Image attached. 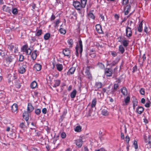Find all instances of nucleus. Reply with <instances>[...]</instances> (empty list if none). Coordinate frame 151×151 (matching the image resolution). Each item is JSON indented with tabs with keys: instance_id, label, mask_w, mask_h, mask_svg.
Wrapping results in <instances>:
<instances>
[{
	"instance_id": "nucleus-1",
	"label": "nucleus",
	"mask_w": 151,
	"mask_h": 151,
	"mask_svg": "<svg viewBox=\"0 0 151 151\" xmlns=\"http://www.w3.org/2000/svg\"><path fill=\"white\" fill-rule=\"evenodd\" d=\"M81 4L78 1H75L73 3V5L75 8L78 10H80L85 7L86 4L87 0H81Z\"/></svg>"
},
{
	"instance_id": "nucleus-2",
	"label": "nucleus",
	"mask_w": 151,
	"mask_h": 151,
	"mask_svg": "<svg viewBox=\"0 0 151 151\" xmlns=\"http://www.w3.org/2000/svg\"><path fill=\"white\" fill-rule=\"evenodd\" d=\"M76 55L78 56V52L79 51L81 54L83 51V45L81 39L79 40L78 44L77 45L76 47Z\"/></svg>"
},
{
	"instance_id": "nucleus-3",
	"label": "nucleus",
	"mask_w": 151,
	"mask_h": 151,
	"mask_svg": "<svg viewBox=\"0 0 151 151\" xmlns=\"http://www.w3.org/2000/svg\"><path fill=\"white\" fill-rule=\"evenodd\" d=\"M143 137L145 142L148 143L146 145L145 147L148 148H151V135L147 137L145 135Z\"/></svg>"
},
{
	"instance_id": "nucleus-4",
	"label": "nucleus",
	"mask_w": 151,
	"mask_h": 151,
	"mask_svg": "<svg viewBox=\"0 0 151 151\" xmlns=\"http://www.w3.org/2000/svg\"><path fill=\"white\" fill-rule=\"evenodd\" d=\"M119 42H122L123 45L125 47H127L128 46L129 44V41L126 40L125 38H123L122 37H119Z\"/></svg>"
},
{
	"instance_id": "nucleus-5",
	"label": "nucleus",
	"mask_w": 151,
	"mask_h": 151,
	"mask_svg": "<svg viewBox=\"0 0 151 151\" xmlns=\"http://www.w3.org/2000/svg\"><path fill=\"white\" fill-rule=\"evenodd\" d=\"M91 68L90 66H87L86 68V71H85V73L87 77L89 79H91L92 78L91 74L90 72V70Z\"/></svg>"
},
{
	"instance_id": "nucleus-6",
	"label": "nucleus",
	"mask_w": 151,
	"mask_h": 151,
	"mask_svg": "<svg viewBox=\"0 0 151 151\" xmlns=\"http://www.w3.org/2000/svg\"><path fill=\"white\" fill-rule=\"evenodd\" d=\"M126 36L129 37L132 36V31L131 28L127 26L126 29Z\"/></svg>"
},
{
	"instance_id": "nucleus-7",
	"label": "nucleus",
	"mask_w": 151,
	"mask_h": 151,
	"mask_svg": "<svg viewBox=\"0 0 151 151\" xmlns=\"http://www.w3.org/2000/svg\"><path fill=\"white\" fill-rule=\"evenodd\" d=\"M34 107L32 106L31 104L29 103L28 104L27 107V112L30 113L31 112L34 110Z\"/></svg>"
},
{
	"instance_id": "nucleus-8",
	"label": "nucleus",
	"mask_w": 151,
	"mask_h": 151,
	"mask_svg": "<svg viewBox=\"0 0 151 151\" xmlns=\"http://www.w3.org/2000/svg\"><path fill=\"white\" fill-rule=\"evenodd\" d=\"M96 31L99 34H101L103 33V31L101 29V26L99 24H98L96 25Z\"/></svg>"
},
{
	"instance_id": "nucleus-9",
	"label": "nucleus",
	"mask_w": 151,
	"mask_h": 151,
	"mask_svg": "<svg viewBox=\"0 0 151 151\" xmlns=\"http://www.w3.org/2000/svg\"><path fill=\"white\" fill-rule=\"evenodd\" d=\"M76 68L75 67H72L70 68L67 72V74L68 75H70L73 74L75 71Z\"/></svg>"
},
{
	"instance_id": "nucleus-10",
	"label": "nucleus",
	"mask_w": 151,
	"mask_h": 151,
	"mask_svg": "<svg viewBox=\"0 0 151 151\" xmlns=\"http://www.w3.org/2000/svg\"><path fill=\"white\" fill-rule=\"evenodd\" d=\"M105 74L107 76H111L112 74L111 69L109 68H106L105 70Z\"/></svg>"
},
{
	"instance_id": "nucleus-11",
	"label": "nucleus",
	"mask_w": 151,
	"mask_h": 151,
	"mask_svg": "<svg viewBox=\"0 0 151 151\" xmlns=\"http://www.w3.org/2000/svg\"><path fill=\"white\" fill-rule=\"evenodd\" d=\"M63 53L66 56H68L70 54V51L68 48H65L63 51Z\"/></svg>"
},
{
	"instance_id": "nucleus-12",
	"label": "nucleus",
	"mask_w": 151,
	"mask_h": 151,
	"mask_svg": "<svg viewBox=\"0 0 151 151\" xmlns=\"http://www.w3.org/2000/svg\"><path fill=\"white\" fill-rule=\"evenodd\" d=\"M83 144V141L81 139H79L76 141V144L78 147H80Z\"/></svg>"
},
{
	"instance_id": "nucleus-13",
	"label": "nucleus",
	"mask_w": 151,
	"mask_h": 151,
	"mask_svg": "<svg viewBox=\"0 0 151 151\" xmlns=\"http://www.w3.org/2000/svg\"><path fill=\"white\" fill-rule=\"evenodd\" d=\"M136 111L138 113L141 114L144 111V109L142 106H138L137 108Z\"/></svg>"
},
{
	"instance_id": "nucleus-14",
	"label": "nucleus",
	"mask_w": 151,
	"mask_h": 151,
	"mask_svg": "<svg viewBox=\"0 0 151 151\" xmlns=\"http://www.w3.org/2000/svg\"><path fill=\"white\" fill-rule=\"evenodd\" d=\"M131 9V6L130 5H127L125 8V14L127 15L129 13Z\"/></svg>"
},
{
	"instance_id": "nucleus-15",
	"label": "nucleus",
	"mask_w": 151,
	"mask_h": 151,
	"mask_svg": "<svg viewBox=\"0 0 151 151\" xmlns=\"http://www.w3.org/2000/svg\"><path fill=\"white\" fill-rule=\"evenodd\" d=\"M34 69L39 71L40 70L41 68V65L39 64H36L34 67Z\"/></svg>"
},
{
	"instance_id": "nucleus-16",
	"label": "nucleus",
	"mask_w": 151,
	"mask_h": 151,
	"mask_svg": "<svg viewBox=\"0 0 151 151\" xmlns=\"http://www.w3.org/2000/svg\"><path fill=\"white\" fill-rule=\"evenodd\" d=\"M18 106L17 104H14L12 106V110L13 112H15L17 111Z\"/></svg>"
},
{
	"instance_id": "nucleus-17",
	"label": "nucleus",
	"mask_w": 151,
	"mask_h": 151,
	"mask_svg": "<svg viewBox=\"0 0 151 151\" xmlns=\"http://www.w3.org/2000/svg\"><path fill=\"white\" fill-rule=\"evenodd\" d=\"M28 113H29L27 112H27L25 111L23 113V117L24 118V119L26 121H28L29 119V115L28 114Z\"/></svg>"
},
{
	"instance_id": "nucleus-18",
	"label": "nucleus",
	"mask_w": 151,
	"mask_h": 151,
	"mask_svg": "<svg viewBox=\"0 0 151 151\" xmlns=\"http://www.w3.org/2000/svg\"><path fill=\"white\" fill-rule=\"evenodd\" d=\"M2 9L4 11L10 13L11 10L10 8L5 5H4L2 7Z\"/></svg>"
},
{
	"instance_id": "nucleus-19",
	"label": "nucleus",
	"mask_w": 151,
	"mask_h": 151,
	"mask_svg": "<svg viewBox=\"0 0 151 151\" xmlns=\"http://www.w3.org/2000/svg\"><path fill=\"white\" fill-rule=\"evenodd\" d=\"M60 80H56L54 81L55 84L53 86V87L55 88L59 86L60 83Z\"/></svg>"
},
{
	"instance_id": "nucleus-20",
	"label": "nucleus",
	"mask_w": 151,
	"mask_h": 151,
	"mask_svg": "<svg viewBox=\"0 0 151 151\" xmlns=\"http://www.w3.org/2000/svg\"><path fill=\"white\" fill-rule=\"evenodd\" d=\"M121 92L124 96H126L127 94V91L125 87H123L122 89Z\"/></svg>"
},
{
	"instance_id": "nucleus-21",
	"label": "nucleus",
	"mask_w": 151,
	"mask_h": 151,
	"mask_svg": "<svg viewBox=\"0 0 151 151\" xmlns=\"http://www.w3.org/2000/svg\"><path fill=\"white\" fill-rule=\"evenodd\" d=\"M116 63V62L115 61H114L112 62L111 61H107V65H110L112 66L114 65Z\"/></svg>"
},
{
	"instance_id": "nucleus-22",
	"label": "nucleus",
	"mask_w": 151,
	"mask_h": 151,
	"mask_svg": "<svg viewBox=\"0 0 151 151\" xmlns=\"http://www.w3.org/2000/svg\"><path fill=\"white\" fill-rule=\"evenodd\" d=\"M142 21L139 24L138 27V31L139 32H141L142 31Z\"/></svg>"
},
{
	"instance_id": "nucleus-23",
	"label": "nucleus",
	"mask_w": 151,
	"mask_h": 151,
	"mask_svg": "<svg viewBox=\"0 0 151 151\" xmlns=\"http://www.w3.org/2000/svg\"><path fill=\"white\" fill-rule=\"evenodd\" d=\"M56 67L57 70L59 71H61L63 69V66L62 64H57L56 65Z\"/></svg>"
},
{
	"instance_id": "nucleus-24",
	"label": "nucleus",
	"mask_w": 151,
	"mask_h": 151,
	"mask_svg": "<svg viewBox=\"0 0 151 151\" xmlns=\"http://www.w3.org/2000/svg\"><path fill=\"white\" fill-rule=\"evenodd\" d=\"M37 86V83L35 81H33L31 84V87L32 89L36 88Z\"/></svg>"
},
{
	"instance_id": "nucleus-25",
	"label": "nucleus",
	"mask_w": 151,
	"mask_h": 151,
	"mask_svg": "<svg viewBox=\"0 0 151 151\" xmlns=\"http://www.w3.org/2000/svg\"><path fill=\"white\" fill-rule=\"evenodd\" d=\"M36 52L37 51L35 50L33 51L32 53L31 56L32 59L33 60H35L36 58V57L37 56Z\"/></svg>"
},
{
	"instance_id": "nucleus-26",
	"label": "nucleus",
	"mask_w": 151,
	"mask_h": 151,
	"mask_svg": "<svg viewBox=\"0 0 151 151\" xmlns=\"http://www.w3.org/2000/svg\"><path fill=\"white\" fill-rule=\"evenodd\" d=\"M19 73H23L25 72V67L22 66L20 67L19 70Z\"/></svg>"
},
{
	"instance_id": "nucleus-27",
	"label": "nucleus",
	"mask_w": 151,
	"mask_h": 151,
	"mask_svg": "<svg viewBox=\"0 0 151 151\" xmlns=\"http://www.w3.org/2000/svg\"><path fill=\"white\" fill-rule=\"evenodd\" d=\"M133 108L134 109L135 107L137 106L138 101L136 99H134L133 101Z\"/></svg>"
},
{
	"instance_id": "nucleus-28",
	"label": "nucleus",
	"mask_w": 151,
	"mask_h": 151,
	"mask_svg": "<svg viewBox=\"0 0 151 151\" xmlns=\"http://www.w3.org/2000/svg\"><path fill=\"white\" fill-rule=\"evenodd\" d=\"M119 50L121 54H122L124 52L125 49L123 46L121 45L119 46Z\"/></svg>"
},
{
	"instance_id": "nucleus-29",
	"label": "nucleus",
	"mask_w": 151,
	"mask_h": 151,
	"mask_svg": "<svg viewBox=\"0 0 151 151\" xmlns=\"http://www.w3.org/2000/svg\"><path fill=\"white\" fill-rule=\"evenodd\" d=\"M14 56H9L6 59V61L9 63H10L14 59Z\"/></svg>"
},
{
	"instance_id": "nucleus-30",
	"label": "nucleus",
	"mask_w": 151,
	"mask_h": 151,
	"mask_svg": "<svg viewBox=\"0 0 151 151\" xmlns=\"http://www.w3.org/2000/svg\"><path fill=\"white\" fill-rule=\"evenodd\" d=\"M76 94V91L75 89L70 94V97L72 98H74L75 97Z\"/></svg>"
},
{
	"instance_id": "nucleus-31",
	"label": "nucleus",
	"mask_w": 151,
	"mask_h": 151,
	"mask_svg": "<svg viewBox=\"0 0 151 151\" xmlns=\"http://www.w3.org/2000/svg\"><path fill=\"white\" fill-rule=\"evenodd\" d=\"M102 114L103 115L107 116L109 114V113L106 109H104L102 111Z\"/></svg>"
},
{
	"instance_id": "nucleus-32",
	"label": "nucleus",
	"mask_w": 151,
	"mask_h": 151,
	"mask_svg": "<svg viewBox=\"0 0 151 151\" xmlns=\"http://www.w3.org/2000/svg\"><path fill=\"white\" fill-rule=\"evenodd\" d=\"M130 100V97L129 96H127L124 100L125 104H124V105H127V104L129 102Z\"/></svg>"
},
{
	"instance_id": "nucleus-33",
	"label": "nucleus",
	"mask_w": 151,
	"mask_h": 151,
	"mask_svg": "<svg viewBox=\"0 0 151 151\" xmlns=\"http://www.w3.org/2000/svg\"><path fill=\"white\" fill-rule=\"evenodd\" d=\"M96 103V98L92 100L91 103V107L93 108L95 106Z\"/></svg>"
},
{
	"instance_id": "nucleus-34",
	"label": "nucleus",
	"mask_w": 151,
	"mask_h": 151,
	"mask_svg": "<svg viewBox=\"0 0 151 151\" xmlns=\"http://www.w3.org/2000/svg\"><path fill=\"white\" fill-rule=\"evenodd\" d=\"M102 84L100 82H97L96 84V86L98 88H100L102 86Z\"/></svg>"
},
{
	"instance_id": "nucleus-35",
	"label": "nucleus",
	"mask_w": 151,
	"mask_h": 151,
	"mask_svg": "<svg viewBox=\"0 0 151 151\" xmlns=\"http://www.w3.org/2000/svg\"><path fill=\"white\" fill-rule=\"evenodd\" d=\"M81 127L80 126H77L75 129V131L78 132H80L81 131Z\"/></svg>"
},
{
	"instance_id": "nucleus-36",
	"label": "nucleus",
	"mask_w": 151,
	"mask_h": 151,
	"mask_svg": "<svg viewBox=\"0 0 151 151\" xmlns=\"http://www.w3.org/2000/svg\"><path fill=\"white\" fill-rule=\"evenodd\" d=\"M35 112L36 114L38 115H39L41 113V110L40 109H35Z\"/></svg>"
},
{
	"instance_id": "nucleus-37",
	"label": "nucleus",
	"mask_w": 151,
	"mask_h": 151,
	"mask_svg": "<svg viewBox=\"0 0 151 151\" xmlns=\"http://www.w3.org/2000/svg\"><path fill=\"white\" fill-rule=\"evenodd\" d=\"M60 33L62 34H65L66 32L65 30L62 28H61L59 30Z\"/></svg>"
},
{
	"instance_id": "nucleus-38",
	"label": "nucleus",
	"mask_w": 151,
	"mask_h": 151,
	"mask_svg": "<svg viewBox=\"0 0 151 151\" xmlns=\"http://www.w3.org/2000/svg\"><path fill=\"white\" fill-rule=\"evenodd\" d=\"M88 16L89 18H90L92 19H94L95 18L93 14L91 13H89L88 14Z\"/></svg>"
},
{
	"instance_id": "nucleus-39",
	"label": "nucleus",
	"mask_w": 151,
	"mask_h": 151,
	"mask_svg": "<svg viewBox=\"0 0 151 151\" xmlns=\"http://www.w3.org/2000/svg\"><path fill=\"white\" fill-rule=\"evenodd\" d=\"M50 37V34L49 33H46L44 36V38L45 40H47Z\"/></svg>"
},
{
	"instance_id": "nucleus-40",
	"label": "nucleus",
	"mask_w": 151,
	"mask_h": 151,
	"mask_svg": "<svg viewBox=\"0 0 151 151\" xmlns=\"http://www.w3.org/2000/svg\"><path fill=\"white\" fill-rule=\"evenodd\" d=\"M68 42L69 44L70 47H72L73 44V41L72 39H70L68 40Z\"/></svg>"
},
{
	"instance_id": "nucleus-41",
	"label": "nucleus",
	"mask_w": 151,
	"mask_h": 151,
	"mask_svg": "<svg viewBox=\"0 0 151 151\" xmlns=\"http://www.w3.org/2000/svg\"><path fill=\"white\" fill-rule=\"evenodd\" d=\"M119 86L118 83H115L114 84V90L112 91V92H114L115 91V90H116L118 88Z\"/></svg>"
},
{
	"instance_id": "nucleus-42",
	"label": "nucleus",
	"mask_w": 151,
	"mask_h": 151,
	"mask_svg": "<svg viewBox=\"0 0 151 151\" xmlns=\"http://www.w3.org/2000/svg\"><path fill=\"white\" fill-rule=\"evenodd\" d=\"M31 50L29 48H28V49L25 52V53L27 55H29L31 54Z\"/></svg>"
},
{
	"instance_id": "nucleus-43",
	"label": "nucleus",
	"mask_w": 151,
	"mask_h": 151,
	"mask_svg": "<svg viewBox=\"0 0 151 151\" xmlns=\"http://www.w3.org/2000/svg\"><path fill=\"white\" fill-rule=\"evenodd\" d=\"M28 49L27 46L26 45H24L22 47V50L24 52H25L27 49Z\"/></svg>"
},
{
	"instance_id": "nucleus-44",
	"label": "nucleus",
	"mask_w": 151,
	"mask_h": 151,
	"mask_svg": "<svg viewBox=\"0 0 151 151\" xmlns=\"http://www.w3.org/2000/svg\"><path fill=\"white\" fill-rule=\"evenodd\" d=\"M12 13L13 14H16L18 13L17 9L16 8H14L12 9Z\"/></svg>"
},
{
	"instance_id": "nucleus-45",
	"label": "nucleus",
	"mask_w": 151,
	"mask_h": 151,
	"mask_svg": "<svg viewBox=\"0 0 151 151\" xmlns=\"http://www.w3.org/2000/svg\"><path fill=\"white\" fill-rule=\"evenodd\" d=\"M140 92L141 94L144 95L145 94V91L144 88H141L140 91Z\"/></svg>"
},
{
	"instance_id": "nucleus-46",
	"label": "nucleus",
	"mask_w": 151,
	"mask_h": 151,
	"mask_svg": "<svg viewBox=\"0 0 151 151\" xmlns=\"http://www.w3.org/2000/svg\"><path fill=\"white\" fill-rule=\"evenodd\" d=\"M42 33V30H38L36 33V35L39 36Z\"/></svg>"
},
{
	"instance_id": "nucleus-47",
	"label": "nucleus",
	"mask_w": 151,
	"mask_h": 151,
	"mask_svg": "<svg viewBox=\"0 0 151 151\" xmlns=\"http://www.w3.org/2000/svg\"><path fill=\"white\" fill-rule=\"evenodd\" d=\"M24 60V56L22 55H20L19 59V61H22Z\"/></svg>"
},
{
	"instance_id": "nucleus-48",
	"label": "nucleus",
	"mask_w": 151,
	"mask_h": 151,
	"mask_svg": "<svg viewBox=\"0 0 151 151\" xmlns=\"http://www.w3.org/2000/svg\"><path fill=\"white\" fill-rule=\"evenodd\" d=\"M134 145L135 148V149H137L138 148V146L137 145V141H134Z\"/></svg>"
},
{
	"instance_id": "nucleus-49",
	"label": "nucleus",
	"mask_w": 151,
	"mask_h": 151,
	"mask_svg": "<svg viewBox=\"0 0 151 151\" xmlns=\"http://www.w3.org/2000/svg\"><path fill=\"white\" fill-rule=\"evenodd\" d=\"M8 48L10 50H12L14 49V46L12 45H9L8 47Z\"/></svg>"
},
{
	"instance_id": "nucleus-50",
	"label": "nucleus",
	"mask_w": 151,
	"mask_h": 151,
	"mask_svg": "<svg viewBox=\"0 0 151 151\" xmlns=\"http://www.w3.org/2000/svg\"><path fill=\"white\" fill-rule=\"evenodd\" d=\"M98 65L101 68H104V65L101 63H98Z\"/></svg>"
},
{
	"instance_id": "nucleus-51",
	"label": "nucleus",
	"mask_w": 151,
	"mask_h": 151,
	"mask_svg": "<svg viewBox=\"0 0 151 151\" xmlns=\"http://www.w3.org/2000/svg\"><path fill=\"white\" fill-rule=\"evenodd\" d=\"M66 134L64 132H62L61 134V137L62 138H64L66 137Z\"/></svg>"
},
{
	"instance_id": "nucleus-52",
	"label": "nucleus",
	"mask_w": 151,
	"mask_h": 151,
	"mask_svg": "<svg viewBox=\"0 0 151 151\" xmlns=\"http://www.w3.org/2000/svg\"><path fill=\"white\" fill-rule=\"evenodd\" d=\"M128 0H123L122 3L123 4V5H126L128 3Z\"/></svg>"
},
{
	"instance_id": "nucleus-53",
	"label": "nucleus",
	"mask_w": 151,
	"mask_h": 151,
	"mask_svg": "<svg viewBox=\"0 0 151 151\" xmlns=\"http://www.w3.org/2000/svg\"><path fill=\"white\" fill-rule=\"evenodd\" d=\"M60 22L59 20H57L55 22V27H57L58 26V25L59 24Z\"/></svg>"
},
{
	"instance_id": "nucleus-54",
	"label": "nucleus",
	"mask_w": 151,
	"mask_h": 151,
	"mask_svg": "<svg viewBox=\"0 0 151 151\" xmlns=\"http://www.w3.org/2000/svg\"><path fill=\"white\" fill-rule=\"evenodd\" d=\"M31 124L32 126L33 127L32 128H31V129H33L35 128V127H36V123H34L33 122H32L31 123Z\"/></svg>"
},
{
	"instance_id": "nucleus-55",
	"label": "nucleus",
	"mask_w": 151,
	"mask_h": 151,
	"mask_svg": "<svg viewBox=\"0 0 151 151\" xmlns=\"http://www.w3.org/2000/svg\"><path fill=\"white\" fill-rule=\"evenodd\" d=\"M150 101H148V102L145 105V106L147 108L149 107L150 106Z\"/></svg>"
},
{
	"instance_id": "nucleus-56",
	"label": "nucleus",
	"mask_w": 151,
	"mask_h": 151,
	"mask_svg": "<svg viewBox=\"0 0 151 151\" xmlns=\"http://www.w3.org/2000/svg\"><path fill=\"white\" fill-rule=\"evenodd\" d=\"M100 17H101V20L102 21H104V16L103 14H100Z\"/></svg>"
},
{
	"instance_id": "nucleus-57",
	"label": "nucleus",
	"mask_w": 151,
	"mask_h": 151,
	"mask_svg": "<svg viewBox=\"0 0 151 151\" xmlns=\"http://www.w3.org/2000/svg\"><path fill=\"white\" fill-rule=\"evenodd\" d=\"M47 109L46 108H43L42 110V112L44 114H46L47 113Z\"/></svg>"
},
{
	"instance_id": "nucleus-58",
	"label": "nucleus",
	"mask_w": 151,
	"mask_h": 151,
	"mask_svg": "<svg viewBox=\"0 0 151 151\" xmlns=\"http://www.w3.org/2000/svg\"><path fill=\"white\" fill-rule=\"evenodd\" d=\"M129 139H130L129 136H126L125 138V140L128 143L129 142Z\"/></svg>"
},
{
	"instance_id": "nucleus-59",
	"label": "nucleus",
	"mask_w": 151,
	"mask_h": 151,
	"mask_svg": "<svg viewBox=\"0 0 151 151\" xmlns=\"http://www.w3.org/2000/svg\"><path fill=\"white\" fill-rule=\"evenodd\" d=\"M55 16L53 14H52L51 16V18L50 19V20L51 21L54 20L55 19Z\"/></svg>"
},
{
	"instance_id": "nucleus-60",
	"label": "nucleus",
	"mask_w": 151,
	"mask_h": 151,
	"mask_svg": "<svg viewBox=\"0 0 151 151\" xmlns=\"http://www.w3.org/2000/svg\"><path fill=\"white\" fill-rule=\"evenodd\" d=\"M19 126L21 128H23L24 126V123H20Z\"/></svg>"
},
{
	"instance_id": "nucleus-61",
	"label": "nucleus",
	"mask_w": 151,
	"mask_h": 151,
	"mask_svg": "<svg viewBox=\"0 0 151 151\" xmlns=\"http://www.w3.org/2000/svg\"><path fill=\"white\" fill-rule=\"evenodd\" d=\"M144 32H145L146 33H147L148 32V28L147 27H145V28H144Z\"/></svg>"
},
{
	"instance_id": "nucleus-62",
	"label": "nucleus",
	"mask_w": 151,
	"mask_h": 151,
	"mask_svg": "<svg viewBox=\"0 0 151 151\" xmlns=\"http://www.w3.org/2000/svg\"><path fill=\"white\" fill-rule=\"evenodd\" d=\"M111 54L114 57L116 56L117 55L116 53L114 52H111Z\"/></svg>"
},
{
	"instance_id": "nucleus-63",
	"label": "nucleus",
	"mask_w": 151,
	"mask_h": 151,
	"mask_svg": "<svg viewBox=\"0 0 151 151\" xmlns=\"http://www.w3.org/2000/svg\"><path fill=\"white\" fill-rule=\"evenodd\" d=\"M90 55L92 58H94L96 56L95 54L94 53L91 54Z\"/></svg>"
},
{
	"instance_id": "nucleus-64",
	"label": "nucleus",
	"mask_w": 151,
	"mask_h": 151,
	"mask_svg": "<svg viewBox=\"0 0 151 151\" xmlns=\"http://www.w3.org/2000/svg\"><path fill=\"white\" fill-rule=\"evenodd\" d=\"M141 102L142 104L145 103V100L144 98H142L141 100Z\"/></svg>"
}]
</instances>
